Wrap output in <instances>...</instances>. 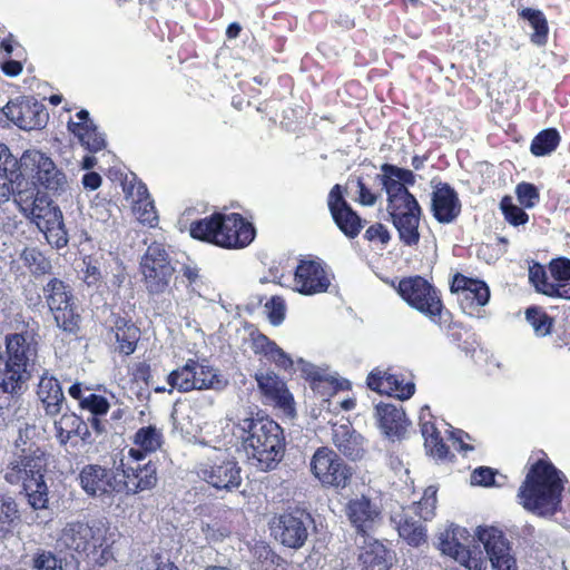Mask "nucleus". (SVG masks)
Listing matches in <instances>:
<instances>
[{
    "instance_id": "f257e3e1",
    "label": "nucleus",
    "mask_w": 570,
    "mask_h": 570,
    "mask_svg": "<svg viewBox=\"0 0 570 570\" xmlns=\"http://www.w3.org/2000/svg\"><path fill=\"white\" fill-rule=\"evenodd\" d=\"M376 180L386 193V210L391 222L399 233L400 240L406 246H415L420 242L419 225L422 208L407 186L415 184L412 170L384 163Z\"/></svg>"
},
{
    "instance_id": "f03ea898",
    "label": "nucleus",
    "mask_w": 570,
    "mask_h": 570,
    "mask_svg": "<svg viewBox=\"0 0 570 570\" xmlns=\"http://www.w3.org/2000/svg\"><path fill=\"white\" fill-rule=\"evenodd\" d=\"M17 451L2 470L3 479L11 485H21L29 504L35 509H46L49 489L45 481L49 455L38 444L16 441Z\"/></svg>"
},
{
    "instance_id": "7ed1b4c3",
    "label": "nucleus",
    "mask_w": 570,
    "mask_h": 570,
    "mask_svg": "<svg viewBox=\"0 0 570 570\" xmlns=\"http://www.w3.org/2000/svg\"><path fill=\"white\" fill-rule=\"evenodd\" d=\"M567 481L564 473L551 462L539 460L519 488V503L538 517L551 518L561 510Z\"/></svg>"
},
{
    "instance_id": "20e7f679",
    "label": "nucleus",
    "mask_w": 570,
    "mask_h": 570,
    "mask_svg": "<svg viewBox=\"0 0 570 570\" xmlns=\"http://www.w3.org/2000/svg\"><path fill=\"white\" fill-rule=\"evenodd\" d=\"M242 446L253 466L263 472L275 470L284 458L286 441L282 426L268 416L239 422Z\"/></svg>"
},
{
    "instance_id": "39448f33",
    "label": "nucleus",
    "mask_w": 570,
    "mask_h": 570,
    "mask_svg": "<svg viewBox=\"0 0 570 570\" xmlns=\"http://www.w3.org/2000/svg\"><path fill=\"white\" fill-rule=\"evenodd\" d=\"M38 341L31 332L10 333L0 348V392L20 395L31 379L38 357Z\"/></svg>"
},
{
    "instance_id": "423d86ee",
    "label": "nucleus",
    "mask_w": 570,
    "mask_h": 570,
    "mask_svg": "<svg viewBox=\"0 0 570 570\" xmlns=\"http://www.w3.org/2000/svg\"><path fill=\"white\" fill-rule=\"evenodd\" d=\"M194 239L206 242L227 249L247 247L256 236L254 225L244 219L240 214H214L194 220L189 226Z\"/></svg>"
},
{
    "instance_id": "0eeeda50",
    "label": "nucleus",
    "mask_w": 570,
    "mask_h": 570,
    "mask_svg": "<svg viewBox=\"0 0 570 570\" xmlns=\"http://www.w3.org/2000/svg\"><path fill=\"white\" fill-rule=\"evenodd\" d=\"M397 293L415 311L439 326L445 325L451 313L445 309L440 291L422 276L404 277L399 282Z\"/></svg>"
},
{
    "instance_id": "6e6552de",
    "label": "nucleus",
    "mask_w": 570,
    "mask_h": 570,
    "mask_svg": "<svg viewBox=\"0 0 570 570\" xmlns=\"http://www.w3.org/2000/svg\"><path fill=\"white\" fill-rule=\"evenodd\" d=\"M42 293L57 326L67 334L76 335L80 330L81 316L77 312L72 287L52 277L43 286Z\"/></svg>"
},
{
    "instance_id": "1a4fd4ad",
    "label": "nucleus",
    "mask_w": 570,
    "mask_h": 570,
    "mask_svg": "<svg viewBox=\"0 0 570 570\" xmlns=\"http://www.w3.org/2000/svg\"><path fill=\"white\" fill-rule=\"evenodd\" d=\"M12 196L22 210H29L33 217L45 219L49 233L56 232L57 239L55 244L58 248L68 244L62 212L53 205L47 194H42L37 187L30 190L13 187Z\"/></svg>"
},
{
    "instance_id": "9d476101",
    "label": "nucleus",
    "mask_w": 570,
    "mask_h": 570,
    "mask_svg": "<svg viewBox=\"0 0 570 570\" xmlns=\"http://www.w3.org/2000/svg\"><path fill=\"white\" fill-rule=\"evenodd\" d=\"M139 272L142 284L149 295L164 294L173 281L176 268L161 243H151L140 257Z\"/></svg>"
},
{
    "instance_id": "9b49d317",
    "label": "nucleus",
    "mask_w": 570,
    "mask_h": 570,
    "mask_svg": "<svg viewBox=\"0 0 570 570\" xmlns=\"http://www.w3.org/2000/svg\"><path fill=\"white\" fill-rule=\"evenodd\" d=\"M167 383L173 389L186 393L193 390L223 391L228 386L229 381L214 367L188 360L184 366L168 374Z\"/></svg>"
},
{
    "instance_id": "f8f14e48",
    "label": "nucleus",
    "mask_w": 570,
    "mask_h": 570,
    "mask_svg": "<svg viewBox=\"0 0 570 570\" xmlns=\"http://www.w3.org/2000/svg\"><path fill=\"white\" fill-rule=\"evenodd\" d=\"M313 527L312 514L301 509L275 515L269 522L271 534L274 539L293 550H299L305 546Z\"/></svg>"
},
{
    "instance_id": "ddd939ff",
    "label": "nucleus",
    "mask_w": 570,
    "mask_h": 570,
    "mask_svg": "<svg viewBox=\"0 0 570 570\" xmlns=\"http://www.w3.org/2000/svg\"><path fill=\"white\" fill-rule=\"evenodd\" d=\"M314 476L325 487L346 488L352 479L353 469L327 446L318 448L309 462Z\"/></svg>"
},
{
    "instance_id": "4468645a",
    "label": "nucleus",
    "mask_w": 570,
    "mask_h": 570,
    "mask_svg": "<svg viewBox=\"0 0 570 570\" xmlns=\"http://www.w3.org/2000/svg\"><path fill=\"white\" fill-rule=\"evenodd\" d=\"M346 189L335 184L326 199L327 208L335 226L347 238H356L364 227L365 220L353 209L345 197Z\"/></svg>"
},
{
    "instance_id": "2eb2a0df",
    "label": "nucleus",
    "mask_w": 570,
    "mask_h": 570,
    "mask_svg": "<svg viewBox=\"0 0 570 570\" xmlns=\"http://www.w3.org/2000/svg\"><path fill=\"white\" fill-rule=\"evenodd\" d=\"M198 476L217 490L234 491L242 484V468L237 460L224 456L199 464Z\"/></svg>"
},
{
    "instance_id": "dca6fc26",
    "label": "nucleus",
    "mask_w": 570,
    "mask_h": 570,
    "mask_svg": "<svg viewBox=\"0 0 570 570\" xmlns=\"http://www.w3.org/2000/svg\"><path fill=\"white\" fill-rule=\"evenodd\" d=\"M451 292L458 294L462 312L469 316L481 317V307L490 301V288L484 281L456 273L451 283Z\"/></svg>"
},
{
    "instance_id": "f3484780",
    "label": "nucleus",
    "mask_w": 570,
    "mask_h": 570,
    "mask_svg": "<svg viewBox=\"0 0 570 570\" xmlns=\"http://www.w3.org/2000/svg\"><path fill=\"white\" fill-rule=\"evenodd\" d=\"M3 115L22 130L40 129L48 121L46 107L35 97L19 96L2 108Z\"/></svg>"
},
{
    "instance_id": "a211bd4d",
    "label": "nucleus",
    "mask_w": 570,
    "mask_h": 570,
    "mask_svg": "<svg viewBox=\"0 0 570 570\" xmlns=\"http://www.w3.org/2000/svg\"><path fill=\"white\" fill-rule=\"evenodd\" d=\"M475 534L483 544L493 570H517L511 546L501 530L494 527H479Z\"/></svg>"
},
{
    "instance_id": "6ab92c4d",
    "label": "nucleus",
    "mask_w": 570,
    "mask_h": 570,
    "mask_svg": "<svg viewBox=\"0 0 570 570\" xmlns=\"http://www.w3.org/2000/svg\"><path fill=\"white\" fill-rule=\"evenodd\" d=\"M431 213L440 224H452L461 214L462 204L456 190L448 183L431 180Z\"/></svg>"
},
{
    "instance_id": "aec40b11",
    "label": "nucleus",
    "mask_w": 570,
    "mask_h": 570,
    "mask_svg": "<svg viewBox=\"0 0 570 570\" xmlns=\"http://www.w3.org/2000/svg\"><path fill=\"white\" fill-rule=\"evenodd\" d=\"M122 478L119 480L121 491L127 494H137L139 492L151 490L158 482V462L148 460L147 463L135 462V464H125L121 462Z\"/></svg>"
},
{
    "instance_id": "412c9836",
    "label": "nucleus",
    "mask_w": 570,
    "mask_h": 570,
    "mask_svg": "<svg viewBox=\"0 0 570 570\" xmlns=\"http://www.w3.org/2000/svg\"><path fill=\"white\" fill-rule=\"evenodd\" d=\"M80 485L88 495L102 497L121 492V484L111 469L98 464L83 466L79 474Z\"/></svg>"
},
{
    "instance_id": "4be33fe9",
    "label": "nucleus",
    "mask_w": 570,
    "mask_h": 570,
    "mask_svg": "<svg viewBox=\"0 0 570 570\" xmlns=\"http://www.w3.org/2000/svg\"><path fill=\"white\" fill-rule=\"evenodd\" d=\"M295 289L303 295L327 292L331 282L320 262L301 261L294 275Z\"/></svg>"
},
{
    "instance_id": "5701e85b",
    "label": "nucleus",
    "mask_w": 570,
    "mask_h": 570,
    "mask_svg": "<svg viewBox=\"0 0 570 570\" xmlns=\"http://www.w3.org/2000/svg\"><path fill=\"white\" fill-rule=\"evenodd\" d=\"M366 384L372 391L389 396H395L399 400H407L415 392V384L413 382L404 383V380L400 375L377 367L370 372Z\"/></svg>"
},
{
    "instance_id": "b1692460",
    "label": "nucleus",
    "mask_w": 570,
    "mask_h": 570,
    "mask_svg": "<svg viewBox=\"0 0 570 570\" xmlns=\"http://www.w3.org/2000/svg\"><path fill=\"white\" fill-rule=\"evenodd\" d=\"M37 396L42 404L46 415L57 416L69 410L62 386L57 377L43 370L37 385Z\"/></svg>"
},
{
    "instance_id": "393cba45",
    "label": "nucleus",
    "mask_w": 570,
    "mask_h": 570,
    "mask_svg": "<svg viewBox=\"0 0 570 570\" xmlns=\"http://www.w3.org/2000/svg\"><path fill=\"white\" fill-rule=\"evenodd\" d=\"M255 380L266 400L285 413L294 411V399L285 382L274 372L256 373Z\"/></svg>"
},
{
    "instance_id": "a878e982",
    "label": "nucleus",
    "mask_w": 570,
    "mask_h": 570,
    "mask_svg": "<svg viewBox=\"0 0 570 570\" xmlns=\"http://www.w3.org/2000/svg\"><path fill=\"white\" fill-rule=\"evenodd\" d=\"M375 417L379 428L389 439L404 438L410 422L402 406L381 402L375 406Z\"/></svg>"
},
{
    "instance_id": "bb28decb",
    "label": "nucleus",
    "mask_w": 570,
    "mask_h": 570,
    "mask_svg": "<svg viewBox=\"0 0 570 570\" xmlns=\"http://www.w3.org/2000/svg\"><path fill=\"white\" fill-rule=\"evenodd\" d=\"M53 422L55 436L62 446L67 445L72 438H79L83 443H91V433L85 420L73 412L66 411Z\"/></svg>"
},
{
    "instance_id": "cd10ccee",
    "label": "nucleus",
    "mask_w": 570,
    "mask_h": 570,
    "mask_svg": "<svg viewBox=\"0 0 570 570\" xmlns=\"http://www.w3.org/2000/svg\"><path fill=\"white\" fill-rule=\"evenodd\" d=\"M109 323L111 332L115 334L119 353L124 355L132 354L140 338L139 327L135 325L131 318L119 313H111Z\"/></svg>"
},
{
    "instance_id": "c85d7f7f",
    "label": "nucleus",
    "mask_w": 570,
    "mask_h": 570,
    "mask_svg": "<svg viewBox=\"0 0 570 570\" xmlns=\"http://www.w3.org/2000/svg\"><path fill=\"white\" fill-rule=\"evenodd\" d=\"M346 514L357 533L366 534L372 529L380 510L371 499L365 495L350 500L346 505Z\"/></svg>"
},
{
    "instance_id": "c756f323",
    "label": "nucleus",
    "mask_w": 570,
    "mask_h": 570,
    "mask_svg": "<svg viewBox=\"0 0 570 570\" xmlns=\"http://www.w3.org/2000/svg\"><path fill=\"white\" fill-rule=\"evenodd\" d=\"M99 530L95 531L85 522H70L61 531L59 542L61 546L78 554L88 550V546L95 544Z\"/></svg>"
},
{
    "instance_id": "7c9ffc66",
    "label": "nucleus",
    "mask_w": 570,
    "mask_h": 570,
    "mask_svg": "<svg viewBox=\"0 0 570 570\" xmlns=\"http://www.w3.org/2000/svg\"><path fill=\"white\" fill-rule=\"evenodd\" d=\"M333 442L343 455L353 461L362 459L365 453L364 438L348 423L334 426Z\"/></svg>"
},
{
    "instance_id": "2f4dec72",
    "label": "nucleus",
    "mask_w": 570,
    "mask_h": 570,
    "mask_svg": "<svg viewBox=\"0 0 570 570\" xmlns=\"http://www.w3.org/2000/svg\"><path fill=\"white\" fill-rule=\"evenodd\" d=\"M51 157L38 149H27L19 158L16 187L19 188L23 179H31L33 186L41 173L50 164Z\"/></svg>"
},
{
    "instance_id": "473e14b6",
    "label": "nucleus",
    "mask_w": 570,
    "mask_h": 570,
    "mask_svg": "<svg viewBox=\"0 0 570 570\" xmlns=\"http://www.w3.org/2000/svg\"><path fill=\"white\" fill-rule=\"evenodd\" d=\"M18 168L19 159L11 154L6 144L0 142V205L7 203L13 195Z\"/></svg>"
},
{
    "instance_id": "72a5a7b5",
    "label": "nucleus",
    "mask_w": 570,
    "mask_h": 570,
    "mask_svg": "<svg viewBox=\"0 0 570 570\" xmlns=\"http://www.w3.org/2000/svg\"><path fill=\"white\" fill-rule=\"evenodd\" d=\"M358 561L362 570H390L392 567L390 551L377 540L366 543L358 556Z\"/></svg>"
},
{
    "instance_id": "f704fd0d",
    "label": "nucleus",
    "mask_w": 570,
    "mask_h": 570,
    "mask_svg": "<svg viewBox=\"0 0 570 570\" xmlns=\"http://www.w3.org/2000/svg\"><path fill=\"white\" fill-rule=\"evenodd\" d=\"M18 503L10 495L0 494V543L10 540L20 524Z\"/></svg>"
},
{
    "instance_id": "c9c22d12",
    "label": "nucleus",
    "mask_w": 570,
    "mask_h": 570,
    "mask_svg": "<svg viewBox=\"0 0 570 570\" xmlns=\"http://www.w3.org/2000/svg\"><path fill=\"white\" fill-rule=\"evenodd\" d=\"M469 537L470 534L465 528L452 523L439 537L440 550L454 560L462 558V553L468 548L465 541Z\"/></svg>"
},
{
    "instance_id": "e433bc0d",
    "label": "nucleus",
    "mask_w": 570,
    "mask_h": 570,
    "mask_svg": "<svg viewBox=\"0 0 570 570\" xmlns=\"http://www.w3.org/2000/svg\"><path fill=\"white\" fill-rule=\"evenodd\" d=\"M421 520L422 519H414L409 515V513L393 518V521L396 523L400 538L411 547H420L426 542L428 531Z\"/></svg>"
},
{
    "instance_id": "4c0bfd02",
    "label": "nucleus",
    "mask_w": 570,
    "mask_h": 570,
    "mask_svg": "<svg viewBox=\"0 0 570 570\" xmlns=\"http://www.w3.org/2000/svg\"><path fill=\"white\" fill-rule=\"evenodd\" d=\"M49 166L45 168L38 178L35 187H42L45 190L56 197H63L70 189L65 171L59 168L51 159Z\"/></svg>"
},
{
    "instance_id": "58836bf2",
    "label": "nucleus",
    "mask_w": 570,
    "mask_h": 570,
    "mask_svg": "<svg viewBox=\"0 0 570 570\" xmlns=\"http://www.w3.org/2000/svg\"><path fill=\"white\" fill-rule=\"evenodd\" d=\"M112 559L110 547L106 543V539L97 535L95 544L88 546V550L77 556V562H83L86 570H98L105 567Z\"/></svg>"
},
{
    "instance_id": "ea45409f",
    "label": "nucleus",
    "mask_w": 570,
    "mask_h": 570,
    "mask_svg": "<svg viewBox=\"0 0 570 570\" xmlns=\"http://www.w3.org/2000/svg\"><path fill=\"white\" fill-rule=\"evenodd\" d=\"M519 16L527 20L533 32L530 36V40L535 46H544L548 41V21L542 11L532 8H523L519 11Z\"/></svg>"
},
{
    "instance_id": "a19ab883",
    "label": "nucleus",
    "mask_w": 570,
    "mask_h": 570,
    "mask_svg": "<svg viewBox=\"0 0 570 570\" xmlns=\"http://www.w3.org/2000/svg\"><path fill=\"white\" fill-rule=\"evenodd\" d=\"M549 271L553 278L552 283L558 289L556 297L570 299V259L566 257L552 259Z\"/></svg>"
},
{
    "instance_id": "79ce46f5",
    "label": "nucleus",
    "mask_w": 570,
    "mask_h": 570,
    "mask_svg": "<svg viewBox=\"0 0 570 570\" xmlns=\"http://www.w3.org/2000/svg\"><path fill=\"white\" fill-rule=\"evenodd\" d=\"M20 258L35 277L51 274L52 265L50 259L36 247L24 248Z\"/></svg>"
},
{
    "instance_id": "37998d69",
    "label": "nucleus",
    "mask_w": 570,
    "mask_h": 570,
    "mask_svg": "<svg viewBox=\"0 0 570 570\" xmlns=\"http://www.w3.org/2000/svg\"><path fill=\"white\" fill-rule=\"evenodd\" d=\"M560 140V134L556 128H547L532 139L530 150L534 156H547L557 149Z\"/></svg>"
},
{
    "instance_id": "c03bdc74",
    "label": "nucleus",
    "mask_w": 570,
    "mask_h": 570,
    "mask_svg": "<svg viewBox=\"0 0 570 570\" xmlns=\"http://www.w3.org/2000/svg\"><path fill=\"white\" fill-rule=\"evenodd\" d=\"M70 132L77 137L80 145L91 154L102 150L107 145L106 135L99 131L96 124H89L86 130H81L82 134L77 130Z\"/></svg>"
},
{
    "instance_id": "a18cd8bd",
    "label": "nucleus",
    "mask_w": 570,
    "mask_h": 570,
    "mask_svg": "<svg viewBox=\"0 0 570 570\" xmlns=\"http://www.w3.org/2000/svg\"><path fill=\"white\" fill-rule=\"evenodd\" d=\"M134 444L153 453L163 444V432L155 425L142 426L134 435Z\"/></svg>"
},
{
    "instance_id": "49530a36",
    "label": "nucleus",
    "mask_w": 570,
    "mask_h": 570,
    "mask_svg": "<svg viewBox=\"0 0 570 570\" xmlns=\"http://www.w3.org/2000/svg\"><path fill=\"white\" fill-rule=\"evenodd\" d=\"M525 320L532 326L537 336L543 337L551 333L553 318L541 307H528L525 311Z\"/></svg>"
},
{
    "instance_id": "de8ad7c7",
    "label": "nucleus",
    "mask_w": 570,
    "mask_h": 570,
    "mask_svg": "<svg viewBox=\"0 0 570 570\" xmlns=\"http://www.w3.org/2000/svg\"><path fill=\"white\" fill-rule=\"evenodd\" d=\"M529 281L538 292L544 295L556 297L558 294L557 287L549 281L544 266L539 263H533L529 267Z\"/></svg>"
},
{
    "instance_id": "09e8293b",
    "label": "nucleus",
    "mask_w": 570,
    "mask_h": 570,
    "mask_svg": "<svg viewBox=\"0 0 570 570\" xmlns=\"http://www.w3.org/2000/svg\"><path fill=\"white\" fill-rule=\"evenodd\" d=\"M31 570H63V561L49 550L39 549L33 553Z\"/></svg>"
},
{
    "instance_id": "8fccbe9b",
    "label": "nucleus",
    "mask_w": 570,
    "mask_h": 570,
    "mask_svg": "<svg viewBox=\"0 0 570 570\" xmlns=\"http://www.w3.org/2000/svg\"><path fill=\"white\" fill-rule=\"evenodd\" d=\"M500 208L508 223L513 226H520L528 222L529 216L523 208L513 204L511 197L505 196L500 203Z\"/></svg>"
},
{
    "instance_id": "3c124183",
    "label": "nucleus",
    "mask_w": 570,
    "mask_h": 570,
    "mask_svg": "<svg viewBox=\"0 0 570 570\" xmlns=\"http://www.w3.org/2000/svg\"><path fill=\"white\" fill-rule=\"evenodd\" d=\"M111 404L104 395L89 393L86 399L81 400V407L90 412L91 415H106Z\"/></svg>"
},
{
    "instance_id": "603ef678",
    "label": "nucleus",
    "mask_w": 570,
    "mask_h": 570,
    "mask_svg": "<svg viewBox=\"0 0 570 570\" xmlns=\"http://www.w3.org/2000/svg\"><path fill=\"white\" fill-rule=\"evenodd\" d=\"M252 552H253L254 558L258 561V563H261V567L256 566L253 568V570L254 569L265 570L266 568L276 569L274 567V563H275V559L277 558V556L266 542H263V541L257 542L253 547Z\"/></svg>"
},
{
    "instance_id": "864d4df0",
    "label": "nucleus",
    "mask_w": 570,
    "mask_h": 570,
    "mask_svg": "<svg viewBox=\"0 0 570 570\" xmlns=\"http://www.w3.org/2000/svg\"><path fill=\"white\" fill-rule=\"evenodd\" d=\"M132 180H126L122 184L124 191L132 197L134 205L141 204V202L151 200L148 188L146 184H144L140 180H137V177L135 174H131Z\"/></svg>"
},
{
    "instance_id": "5fc2aeb1",
    "label": "nucleus",
    "mask_w": 570,
    "mask_h": 570,
    "mask_svg": "<svg viewBox=\"0 0 570 570\" xmlns=\"http://www.w3.org/2000/svg\"><path fill=\"white\" fill-rule=\"evenodd\" d=\"M265 308L267 309V317L272 325L278 326L284 322L286 304L283 297L277 295L272 296L269 301L266 302Z\"/></svg>"
},
{
    "instance_id": "6e6d98bb",
    "label": "nucleus",
    "mask_w": 570,
    "mask_h": 570,
    "mask_svg": "<svg viewBox=\"0 0 570 570\" xmlns=\"http://www.w3.org/2000/svg\"><path fill=\"white\" fill-rule=\"evenodd\" d=\"M515 194L520 204L525 208L534 207L540 200L538 188L531 183H520L517 185Z\"/></svg>"
},
{
    "instance_id": "4d7b16f0",
    "label": "nucleus",
    "mask_w": 570,
    "mask_h": 570,
    "mask_svg": "<svg viewBox=\"0 0 570 570\" xmlns=\"http://www.w3.org/2000/svg\"><path fill=\"white\" fill-rule=\"evenodd\" d=\"M140 570H179L168 556L161 552H153L142 560Z\"/></svg>"
},
{
    "instance_id": "13d9d810",
    "label": "nucleus",
    "mask_w": 570,
    "mask_h": 570,
    "mask_svg": "<svg viewBox=\"0 0 570 570\" xmlns=\"http://www.w3.org/2000/svg\"><path fill=\"white\" fill-rule=\"evenodd\" d=\"M82 264L83 282L88 286L97 285L102 278L100 262L94 256H85Z\"/></svg>"
},
{
    "instance_id": "bf43d9fd",
    "label": "nucleus",
    "mask_w": 570,
    "mask_h": 570,
    "mask_svg": "<svg viewBox=\"0 0 570 570\" xmlns=\"http://www.w3.org/2000/svg\"><path fill=\"white\" fill-rule=\"evenodd\" d=\"M428 416L432 417L430 407L424 405L420 413V425L422 436L424 438V445H431V443H433L436 438L440 436V432L435 428L434 423L431 422V420H428Z\"/></svg>"
},
{
    "instance_id": "052dcab7",
    "label": "nucleus",
    "mask_w": 570,
    "mask_h": 570,
    "mask_svg": "<svg viewBox=\"0 0 570 570\" xmlns=\"http://www.w3.org/2000/svg\"><path fill=\"white\" fill-rule=\"evenodd\" d=\"M134 212L140 223L150 227L155 226L158 222V216L155 209L154 200H144L141 204L134 205Z\"/></svg>"
},
{
    "instance_id": "680f3d73",
    "label": "nucleus",
    "mask_w": 570,
    "mask_h": 570,
    "mask_svg": "<svg viewBox=\"0 0 570 570\" xmlns=\"http://www.w3.org/2000/svg\"><path fill=\"white\" fill-rule=\"evenodd\" d=\"M498 471L489 466H479L471 474V483L480 487H494Z\"/></svg>"
},
{
    "instance_id": "e2e57ef3",
    "label": "nucleus",
    "mask_w": 570,
    "mask_h": 570,
    "mask_svg": "<svg viewBox=\"0 0 570 570\" xmlns=\"http://www.w3.org/2000/svg\"><path fill=\"white\" fill-rule=\"evenodd\" d=\"M202 533L205 535L206 540L212 541H220L226 538L229 533L228 529L222 525L218 521L213 523L202 521L200 525Z\"/></svg>"
},
{
    "instance_id": "0e129e2a",
    "label": "nucleus",
    "mask_w": 570,
    "mask_h": 570,
    "mask_svg": "<svg viewBox=\"0 0 570 570\" xmlns=\"http://www.w3.org/2000/svg\"><path fill=\"white\" fill-rule=\"evenodd\" d=\"M364 238L370 242L380 240L381 244L386 245L391 239V234L383 224L376 223L366 229Z\"/></svg>"
},
{
    "instance_id": "69168bd1",
    "label": "nucleus",
    "mask_w": 570,
    "mask_h": 570,
    "mask_svg": "<svg viewBox=\"0 0 570 570\" xmlns=\"http://www.w3.org/2000/svg\"><path fill=\"white\" fill-rule=\"evenodd\" d=\"M276 346L277 344L264 334H258L253 338L254 352L256 354H263L267 358L271 356V354H273Z\"/></svg>"
},
{
    "instance_id": "338daca9",
    "label": "nucleus",
    "mask_w": 570,
    "mask_h": 570,
    "mask_svg": "<svg viewBox=\"0 0 570 570\" xmlns=\"http://www.w3.org/2000/svg\"><path fill=\"white\" fill-rule=\"evenodd\" d=\"M297 368L311 382H322L324 380V374L321 370L303 358L297 360Z\"/></svg>"
},
{
    "instance_id": "774afa93",
    "label": "nucleus",
    "mask_w": 570,
    "mask_h": 570,
    "mask_svg": "<svg viewBox=\"0 0 570 570\" xmlns=\"http://www.w3.org/2000/svg\"><path fill=\"white\" fill-rule=\"evenodd\" d=\"M462 558L455 559L469 570H485L487 562L476 554H473L468 548L462 553Z\"/></svg>"
}]
</instances>
